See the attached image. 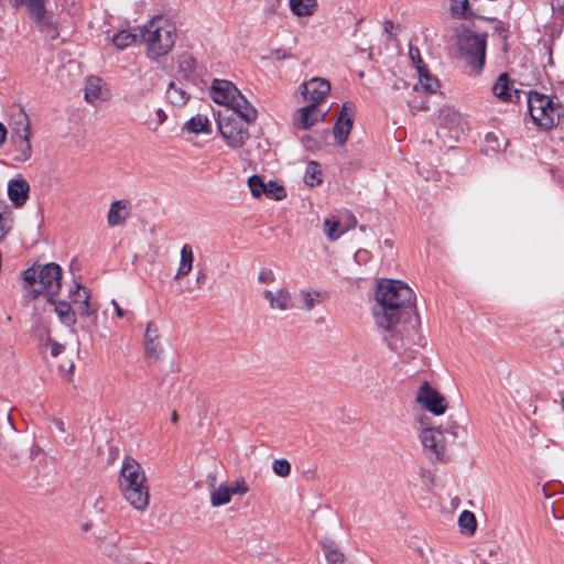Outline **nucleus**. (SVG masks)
Instances as JSON below:
<instances>
[{
  "mask_svg": "<svg viewBox=\"0 0 564 564\" xmlns=\"http://www.w3.org/2000/svg\"><path fill=\"white\" fill-rule=\"evenodd\" d=\"M420 441L429 459H444L449 445V440L444 435L443 430H440L438 427H425L420 433Z\"/></svg>",
  "mask_w": 564,
  "mask_h": 564,
  "instance_id": "nucleus-11",
  "label": "nucleus"
},
{
  "mask_svg": "<svg viewBox=\"0 0 564 564\" xmlns=\"http://www.w3.org/2000/svg\"><path fill=\"white\" fill-rule=\"evenodd\" d=\"M131 212V204L127 199H118L113 200L110 204L109 210L107 213V224L109 227H119L124 225L126 220L129 218Z\"/></svg>",
  "mask_w": 564,
  "mask_h": 564,
  "instance_id": "nucleus-19",
  "label": "nucleus"
},
{
  "mask_svg": "<svg viewBox=\"0 0 564 564\" xmlns=\"http://www.w3.org/2000/svg\"><path fill=\"white\" fill-rule=\"evenodd\" d=\"M409 107L412 112L425 110L427 108L426 101L424 99H421L420 101L415 100H409Z\"/></svg>",
  "mask_w": 564,
  "mask_h": 564,
  "instance_id": "nucleus-53",
  "label": "nucleus"
},
{
  "mask_svg": "<svg viewBox=\"0 0 564 564\" xmlns=\"http://www.w3.org/2000/svg\"><path fill=\"white\" fill-rule=\"evenodd\" d=\"M84 98L89 104L106 101L110 97L107 84L98 76H90L86 79Z\"/></svg>",
  "mask_w": 564,
  "mask_h": 564,
  "instance_id": "nucleus-18",
  "label": "nucleus"
},
{
  "mask_svg": "<svg viewBox=\"0 0 564 564\" xmlns=\"http://www.w3.org/2000/svg\"><path fill=\"white\" fill-rule=\"evenodd\" d=\"M458 527L464 535L471 536L477 529V520L471 511L464 510L458 517Z\"/></svg>",
  "mask_w": 564,
  "mask_h": 564,
  "instance_id": "nucleus-35",
  "label": "nucleus"
},
{
  "mask_svg": "<svg viewBox=\"0 0 564 564\" xmlns=\"http://www.w3.org/2000/svg\"><path fill=\"white\" fill-rule=\"evenodd\" d=\"M138 36L139 34L132 30L123 29L115 33L110 41L117 50L122 51L132 46L137 42Z\"/></svg>",
  "mask_w": 564,
  "mask_h": 564,
  "instance_id": "nucleus-31",
  "label": "nucleus"
},
{
  "mask_svg": "<svg viewBox=\"0 0 564 564\" xmlns=\"http://www.w3.org/2000/svg\"><path fill=\"white\" fill-rule=\"evenodd\" d=\"M416 72L419 82L413 87L415 91L435 93L438 89L437 78L432 76L424 65H417Z\"/></svg>",
  "mask_w": 564,
  "mask_h": 564,
  "instance_id": "nucleus-27",
  "label": "nucleus"
},
{
  "mask_svg": "<svg viewBox=\"0 0 564 564\" xmlns=\"http://www.w3.org/2000/svg\"><path fill=\"white\" fill-rule=\"evenodd\" d=\"M118 484L123 498L131 507L139 511L148 508L150 494L145 473L133 457L126 456L123 458Z\"/></svg>",
  "mask_w": 564,
  "mask_h": 564,
  "instance_id": "nucleus-4",
  "label": "nucleus"
},
{
  "mask_svg": "<svg viewBox=\"0 0 564 564\" xmlns=\"http://www.w3.org/2000/svg\"><path fill=\"white\" fill-rule=\"evenodd\" d=\"M247 121L236 113L219 112L217 116V129L227 147L237 150L242 148L249 139Z\"/></svg>",
  "mask_w": 564,
  "mask_h": 564,
  "instance_id": "nucleus-9",
  "label": "nucleus"
},
{
  "mask_svg": "<svg viewBox=\"0 0 564 564\" xmlns=\"http://www.w3.org/2000/svg\"><path fill=\"white\" fill-rule=\"evenodd\" d=\"M111 305L113 306V310L116 312V315L119 317V318H132L133 317V314L129 311H124L120 307L119 303L116 301V300H111Z\"/></svg>",
  "mask_w": 564,
  "mask_h": 564,
  "instance_id": "nucleus-50",
  "label": "nucleus"
},
{
  "mask_svg": "<svg viewBox=\"0 0 564 564\" xmlns=\"http://www.w3.org/2000/svg\"><path fill=\"white\" fill-rule=\"evenodd\" d=\"M327 297V293L319 290L313 289H301L299 291V299L301 301V305L299 306L304 311H312L317 305H319Z\"/></svg>",
  "mask_w": 564,
  "mask_h": 564,
  "instance_id": "nucleus-25",
  "label": "nucleus"
},
{
  "mask_svg": "<svg viewBox=\"0 0 564 564\" xmlns=\"http://www.w3.org/2000/svg\"><path fill=\"white\" fill-rule=\"evenodd\" d=\"M3 447V436L2 434L0 433V449H2Z\"/></svg>",
  "mask_w": 564,
  "mask_h": 564,
  "instance_id": "nucleus-59",
  "label": "nucleus"
},
{
  "mask_svg": "<svg viewBox=\"0 0 564 564\" xmlns=\"http://www.w3.org/2000/svg\"><path fill=\"white\" fill-rule=\"evenodd\" d=\"M166 100L175 107H184L189 98L191 93L183 83L171 82L165 90Z\"/></svg>",
  "mask_w": 564,
  "mask_h": 564,
  "instance_id": "nucleus-23",
  "label": "nucleus"
},
{
  "mask_svg": "<svg viewBox=\"0 0 564 564\" xmlns=\"http://www.w3.org/2000/svg\"><path fill=\"white\" fill-rule=\"evenodd\" d=\"M437 133L458 141L468 130L465 117L454 107L445 106L438 112Z\"/></svg>",
  "mask_w": 564,
  "mask_h": 564,
  "instance_id": "nucleus-10",
  "label": "nucleus"
},
{
  "mask_svg": "<svg viewBox=\"0 0 564 564\" xmlns=\"http://www.w3.org/2000/svg\"><path fill=\"white\" fill-rule=\"evenodd\" d=\"M167 118L169 116L166 111L163 108L158 107L153 110H149L142 123L148 131L156 133L161 126L166 122Z\"/></svg>",
  "mask_w": 564,
  "mask_h": 564,
  "instance_id": "nucleus-30",
  "label": "nucleus"
},
{
  "mask_svg": "<svg viewBox=\"0 0 564 564\" xmlns=\"http://www.w3.org/2000/svg\"><path fill=\"white\" fill-rule=\"evenodd\" d=\"M139 37L144 45L145 55L151 61L166 56L177 40L176 23L172 15L155 14L139 28Z\"/></svg>",
  "mask_w": 564,
  "mask_h": 564,
  "instance_id": "nucleus-2",
  "label": "nucleus"
},
{
  "mask_svg": "<svg viewBox=\"0 0 564 564\" xmlns=\"http://www.w3.org/2000/svg\"><path fill=\"white\" fill-rule=\"evenodd\" d=\"M8 422L10 423L11 427L14 430V425L12 424L10 416H8Z\"/></svg>",
  "mask_w": 564,
  "mask_h": 564,
  "instance_id": "nucleus-61",
  "label": "nucleus"
},
{
  "mask_svg": "<svg viewBox=\"0 0 564 564\" xmlns=\"http://www.w3.org/2000/svg\"><path fill=\"white\" fill-rule=\"evenodd\" d=\"M323 231L329 241H336L345 232L339 220L335 216H329L324 219Z\"/></svg>",
  "mask_w": 564,
  "mask_h": 564,
  "instance_id": "nucleus-32",
  "label": "nucleus"
},
{
  "mask_svg": "<svg viewBox=\"0 0 564 564\" xmlns=\"http://www.w3.org/2000/svg\"><path fill=\"white\" fill-rule=\"evenodd\" d=\"M210 98L247 121H256L257 110L229 80L214 79L209 88Z\"/></svg>",
  "mask_w": 564,
  "mask_h": 564,
  "instance_id": "nucleus-5",
  "label": "nucleus"
},
{
  "mask_svg": "<svg viewBox=\"0 0 564 564\" xmlns=\"http://www.w3.org/2000/svg\"><path fill=\"white\" fill-rule=\"evenodd\" d=\"M229 490L232 495H245L248 492L249 488L243 479H239L235 481L231 486H229Z\"/></svg>",
  "mask_w": 564,
  "mask_h": 564,
  "instance_id": "nucleus-47",
  "label": "nucleus"
},
{
  "mask_svg": "<svg viewBox=\"0 0 564 564\" xmlns=\"http://www.w3.org/2000/svg\"><path fill=\"white\" fill-rule=\"evenodd\" d=\"M323 550L328 564H343L344 554L336 547L333 542H324Z\"/></svg>",
  "mask_w": 564,
  "mask_h": 564,
  "instance_id": "nucleus-40",
  "label": "nucleus"
},
{
  "mask_svg": "<svg viewBox=\"0 0 564 564\" xmlns=\"http://www.w3.org/2000/svg\"><path fill=\"white\" fill-rule=\"evenodd\" d=\"M143 348L148 358L158 359L162 352L159 328L154 323H148L144 336Z\"/></svg>",
  "mask_w": 564,
  "mask_h": 564,
  "instance_id": "nucleus-20",
  "label": "nucleus"
},
{
  "mask_svg": "<svg viewBox=\"0 0 564 564\" xmlns=\"http://www.w3.org/2000/svg\"><path fill=\"white\" fill-rule=\"evenodd\" d=\"M8 137V129L4 127L3 123L0 122V145H2Z\"/></svg>",
  "mask_w": 564,
  "mask_h": 564,
  "instance_id": "nucleus-55",
  "label": "nucleus"
},
{
  "mask_svg": "<svg viewBox=\"0 0 564 564\" xmlns=\"http://www.w3.org/2000/svg\"><path fill=\"white\" fill-rule=\"evenodd\" d=\"M13 225V214L4 200L0 199V241L10 232Z\"/></svg>",
  "mask_w": 564,
  "mask_h": 564,
  "instance_id": "nucleus-33",
  "label": "nucleus"
},
{
  "mask_svg": "<svg viewBox=\"0 0 564 564\" xmlns=\"http://www.w3.org/2000/svg\"><path fill=\"white\" fill-rule=\"evenodd\" d=\"M10 147L15 162L24 163L33 155L31 119L24 109L15 113L10 123Z\"/></svg>",
  "mask_w": 564,
  "mask_h": 564,
  "instance_id": "nucleus-6",
  "label": "nucleus"
},
{
  "mask_svg": "<svg viewBox=\"0 0 564 564\" xmlns=\"http://www.w3.org/2000/svg\"><path fill=\"white\" fill-rule=\"evenodd\" d=\"M50 304L54 306V312L56 313L59 322L65 326H74L76 323V313L75 310L72 308V305L65 301L56 302L54 297L52 300H47Z\"/></svg>",
  "mask_w": 564,
  "mask_h": 564,
  "instance_id": "nucleus-28",
  "label": "nucleus"
},
{
  "mask_svg": "<svg viewBox=\"0 0 564 564\" xmlns=\"http://www.w3.org/2000/svg\"><path fill=\"white\" fill-rule=\"evenodd\" d=\"M492 91L496 97L505 101L511 100L512 94L514 93L509 86V79L507 74H501L496 80Z\"/></svg>",
  "mask_w": 564,
  "mask_h": 564,
  "instance_id": "nucleus-37",
  "label": "nucleus"
},
{
  "mask_svg": "<svg viewBox=\"0 0 564 564\" xmlns=\"http://www.w3.org/2000/svg\"><path fill=\"white\" fill-rule=\"evenodd\" d=\"M355 108L349 102H344L333 127V134L338 144L347 142L354 126Z\"/></svg>",
  "mask_w": 564,
  "mask_h": 564,
  "instance_id": "nucleus-16",
  "label": "nucleus"
},
{
  "mask_svg": "<svg viewBox=\"0 0 564 564\" xmlns=\"http://www.w3.org/2000/svg\"><path fill=\"white\" fill-rule=\"evenodd\" d=\"M480 564H489V563H487V562H481Z\"/></svg>",
  "mask_w": 564,
  "mask_h": 564,
  "instance_id": "nucleus-62",
  "label": "nucleus"
},
{
  "mask_svg": "<svg viewBox=\"0 0 564 564\" xmlns=\"http://www.w3.org/2000/svg\"><path fill=\"white\" fill-rule=\"evenodd\" d=\"M561 405L564 411V392L561 394Z\"/></svg>",
  "mask_w": 564,
  "mask_h": 564,
  "instance_id": "nucleus-58",
  "label": "nucleus"
},
{
  "mask_svg": "<svg viewBox=\"0 0 564 564\" xmlns=\"http://www.w3.org/2000/svg\"><path fill=\"white\" fill-rule=\"evenodd\" d=\"M451 12L456 18L466 19L471 14L468 0H451Z\"/></svg>",
  "mask_w": 564,
  "mask_h": 564,
  "instance_id": "nucleus-42",
  "label": "nucleus"
},
{
  "mask_svg": "<svg viewBox=\"0 0 564 564\" xmlns=\"http://www.w3.org/2000/svg\"><path fill=\"white\" fill-rule=\"evenodd\" d=\"M275 2H280V0H274Z\"/></svg>",
  "mask_w": 564,
  "mask_h": 564,
  "instance_id": "nucleus-63",
  "label": "nucleus"
},
{
  "mask_svg": "<svg viewBox=\"0 0 564 564\" xmlns=\"http://www.w3.org/2000/svg\"><path fill=\"white\" fill-rule=\"evenodd\" d=\"M327 112L328 109L323 110L322 107L307 104L295 111L293 116V124L297 129L306 130L323 120Z\"/></svg>",
  "mask_w": 564,
  "mask_h": 564,
  "instance_id": "nucleus-17",
  "label": "nucleus"
},
{
  "mask_svg": "<svg viewBox=\"0 0 564 564\" xmlns=\"http://www.w3.org/2000/svg\"><path fill=\"white\" fill-rule=\"evenodd\" d=\"M47 346L50 347V352L53 357H57L64 350V346L53 339L47 340Z\"/></svg>",
  "mask_w": 564,
  "mask_h": 564,
  "instance_id": "nucleus-51",
  "label": "nucleus"
},
{
  "mask_svg": "<svg viewBox=\"0 0 564 564\" xmlns=\"http://www.w3.org/2000/svg\"><path fill=\"white\" fill-rule=\"evenodd\" d=\"M194 252L189 243L183 245L180 251V262L174 275V280H181L189 274L193 269Z\"/></svg>",
  "mask_w": 564,
  "mask_h": 564,
  "instance_id": "nucleus-26",
  "label": "nucleus"
},
{
  "mask_svg": "<svg viewBox=\"0 0 564 564\" xmlns=\"http://www.w3.org/2000/svg\"><path fill=\"white\" fill-rule=\"evenodd\" d=\"M528 108L533 122L543 130L553 128L564 121V107L554 104L549 97L530 93L528 96Z\"/></svg>",
  "mask_w": 564,
  "mask_h": 564,
  "instance_id": "nucleus-8",
  "label": "nucleus"
},
{
  "mask_svg": "<svg viewBox=\"0 0 564 564\" xmlns=\"http://www.w3.org/2000/svg\"><path fill=\"white\" fill-rule=\"evenodd\" d=\"M272 470L279 477H288L291 473V464L286 459H274Z\"/></svg>",
  "mask_w": 564,
  "mask_h": 564,
  "instance_id": "nucleus-46",
  "label": "nucleus"
},
{
  "mask_svg": "<svg viewBox=\"0 0 564 564\" xmlns=\"http://www.w3.org/2000/svg\"><path fill=\"white\" fill-rule=\"evenodd\" d=\"M118 564H150L147 561H141L138 555L130 550H120L117 555Z\"/></svg>",
  "mask_w": 564,
  "mask_h": 564,
  "instance_id": "nucleus-44",
  "label": "nucleus"
},
{
  "mask_svg": "<svg viewBox=\"0 0 564 564\" xmlns=\"http://www.w3.org/2000/svg\"><path fill=\"white\" fill-rule=\"evenodd\" d=\"M301 93L307 104L322 107L330 91V83L323 77H313L301 85Z\"/></svg>",
  "mask_w": 564,
  "mask_h": 564,
  "instance_id": "nucleus-14",
  "label": "nucleus"
},
{
  "mask_svg": "<svg viewBox=\"0 0 564 564\" xmlns=\"http://www.w3.org/2000/svg\"><path fill=\"white\" fill-rule=\"evenodd\" d=\"M216 481H217V480H216V476H215V475L209 474V475L207 476V485H208V487H210V488H213V489L217 488V487H216Z\"/></svg>",
  "mask_w": 564,
  "mask_h": 564,
  "instance_id": "nucleus-56",
  "label": "nucleus"
},
{
  "mask_svg": "<svg viewBox=\"0 0 564 564\" xmlns=\"http://www.w3.org/2000/svg\"><path fill=\"white\" fill-rule=\"evenodd\" d=\"M415 400L423 409L434 415H442L447 409L445 398L427 382L421 384Z\"/></svg>",
  "mask_w": 564,
  "mask_h": 564,
  "instance_id": "nucleus-13",
  "label": "nucleus"
},
{
  "mask_svg": "<svg viewBox=\"0 0 564 564\" xmlns=\"http://www.w3.org/2000/svg\"><path fill=\"white\" fill-rule=\"evenodd\" d=\"M247 184L253 198L282 200L286 197L284 186L276 181H265L263 176L254 174L248 178Z\"/></svg>",
  "mask_w": 564,
  "mask_h": 564,
  "instance_id": "nucleus-12",
  "label": "nucleus"
},
{
  "mask_svg": "<svg viewBox=\"0 0 564 564\" xmlns=\"http://www.w3.org/2000/svg\"><path fill=\"white\" fill-rule=\"evenodd\" d=\"M59 370L63 373V376L65 378H67V380H72V377H73V373H74V370H75L74 361L69 360L66 366L61 365L59 366Z\"/></svg>",
  "mask_w": 564,
  "mask_h": 564,
  "instance_id": "nucleus-52",
  "label": "nucleus"
},
{
  "mask_svg": "<svg viewBox=\"0 0 564 564\" xmlns=\"http://www.w3.org/2000/svg\"><path fill=\"white\" fill-rule=\"evenodd\" d=\"M18 6L26 9L29 15L34 20L37 25L46 23V7L44 0H14Z\"/></svg>",
  "mask_w": 564,
  "mask_h": 564,
  "instance_id": "nucleus-24",
  "label": "nucleus"
},
{
  "mask_svg": "<svg viewBox=\"0 0 564 564\" xmlns=\"http://www.w3.org/2000/svg\"><path fill=\"white\" fill-rule=\"evenodd\" d=\"M48 420L54 425V427L61 434L64 435V437H63L64 443H66L67 445H72L75 441V437L72 434L67 433L64 421H62L61 419H57V417H48Z\"/></svg>",
  "mask_w": 564,
  "mask_h": 564,
  "instance_id": "nucleus-45",
  "label": "nucleus"
},
{
  "mask_svg": "<svg viewBox=\"0 0 564 564\" xmlns=\"http://www.w3.org/2000/svg\"><path fill=\"white\" fill-rule=\"evenodd\" d=\"M29 191V183L23 178H13L8 183V196L15 207H21L25 204Z\"/></svg>",
  "mask_w": 564,
  "mask_h": 564,
  "instance_id": "nucleus-21",
  "label": "nucleus"
},
{
  "mask_svg": "<svg viewBox=\"0 0 564 564\" xmlns=\"http://www.w3.org/2000/svg\"><path fill=\"white\" fill-rule=\"evenodd\" d=\"M409 54H410L411 59H412L413 64L415 65V67L417 65H423V62L420 57V53H419L417 48L410 47Z\"/></svg>",
  "mask_w": 564,
  "mask_h": 564,
  "instance_id": "nucleus-54",
  "label": "nucleus"
},
{
  "mask_svg": "<svg viewBox=\"0 0 564 564\" xmlns=\"http://www.w3.org/2000/svg\"><path fill=\"white\" fill-rule=\"evenodd\" d=\"M62 286V268L50 262L33 264L22 272V288L28 300L44 296L46 300L55 297Z\"/></svg>",
  "mask_w": 564,
  "mask_h": 564,
  "instance_id": "nucleus-3",
  "label": "nucleus"
},
{
  "mask_svg": "<svg viewBox=\"0 0 564 564\" xmlns=\"http://www.w3.org/2000/svg\"><path fill=\"white\" fill-rule=\"evenodd\" d=\"M262 295L271 311L288 312L296 307L294 296L286 286L267 289Z\"/></svg>",
  "mask_w": 564,
  "mask_h": 564,
  "instance_id": "nucleus-15",
  "label": "nucleus"
},
{
  "mask_svg": "<svg viewBox=\"0 0 564 564\" xmlns=\"http://www.w3.org/2000/svg\"><path fill=\"white\" fill-rule=\"evenodd\" d=\"M415 301L412 289L401 280L382 279L375 292L372 315L377 326L383 330L393 329L400 322L405 308Z\"/></svg>",
  "mask_w": 564,
  "mask_h": 564,
  "instance_id": "nucleus-1",
  "label": "nucleus"
},
{
  "mask_svg": "<svg viewBox=\"0 0 564 564\" xmlns=\"http://www.w3.org/2000/svg\"><path fill=\"white\" fill-rule=\"evenodd\" d=\"M354 259L358 264H366L370 259V252L366 249H359L356 251Z\"/></svg>",
  "mask_w": 564,
  "mask_h": 564,
  "instance_id": "nucleus-49",
  "label": "nucleus"
},
{
  "mask_svg": "<svg viewBox=\"0 0 564 564\" xmlns=\"http://www.w3.org/2000/svg\"><path fill=\"white\" fill-rule=\"evenodd\" d=\"M292 12L297 17H308L316 8V0H289Z\"/></svg>",
  "mask_w": 564,
  "mask_h": 564,
  "instance_id": "nucleus-36",
  "label": "nucleus"
},
{
  "mask_svg": "<svg viewBox=\"0 0 564 564\" xmlns=\"http://www.w3.org/2000/svg\"><path fill=\"white\" fill-rule=\"evenodd\" d=\"M196 68V59L189 55H182L178 58V73L187 78Z\"/></svg>",
  "mask_w": 564,
  "mask_h": 564,
  "instance_id": "nucleus-43",
  "label": "nucleus"
},
{
  "mask_svg": "<svg viewBox=\"0 0 564 564\" xmlns=\"http://www.w3.org/2000/svg\"><path fill=\"white\" fill-rule=\"evenodd\" d=\"M258 281L261 283H273L275 281V274L271 269H262L259 272Z\"/></svg>",
  "mask_w": 564,
  "mask_h": 564,
  "instance_id": "nucleus-48",
  "label": "nucleus"
},
{
  "mask_svg": "<svg viewBox=\"0 0 564 564\" xmlns=\"http://www.w3.org/2000/svg\"><path fill=\"white\" fill-rule=\"evenodd\" d=\"M304 183L311 187L322 183V171L316 162L311 161L306 164Z\"/></svg>",
  "mask_w": 564,
  "mask_h": 564,
  "instance_id": "nucleus-39",
  "label": "nucleus"
},
{
  "mask_svg": "<svg viewBox=\"0 0 564 564\" xmlns=\"http://www.w3.org/2000/svg\"><path fill=\"white\" fill-rule=\"evenodd\" d=\"M390 26H392V23H391V22H389V21H387V22H386V25H384V29H386V30H388V29H390Z\"/></svg>",
  "mask_w": 564,
  "mask_h": 564,
  "instance_id": "nucleus-60",
  "label": "nucleus"
},
{
  "mask_svg": "<svg viewBox=\"0 0 564 564\" xmlns=\"http://www.w3.org/2000/svg\"><path fill=\"white\" fill-rule=\"evenodd\" d=\"M438 429L444 431V435L448 437L449 444L463 437L466 433V429L460 426L453 417H448V420L444 424L440 425Z\"/></svg>",
  "mask_w": 564,
  "mask_h": 564,
  "instance_id": "nucleus-34",
  "label": "nucleus"
},
{
  "mask_svg": "<svg viewBox=\"0 0 564 564\" xmlns=\"http://www.w3.org/2000/svg\"><path fill=\"white\" fill-rule=\"evenodd\" d=\"M70 299L76 312L80 316L89 317L95 314V310L89 304L88 292L80 284H75V289L70 291Z\"/></svg>",
  "mask_w": 564,
  "mask_h": 564,
  "instance_id": "nucleus-22",
  "label": "nucleus"
},
{
  "mask_svg": "<svg viewBox=\"0 0 564 564\" xmlns=\"http://www.w3.org/2000/svg\"><path fill=\"white\" fill-rule=\"evenodd\" d=\"M231 500V492L229 486L221 484L210 492V505L213 507H220L229 503Z\"/></svg>",
  "mask_w": 564,
  "mask_h": 564,
  "instance_id": "nucleus-38",
  "label": "nucleus"
},
{
  "mask_svg": "<svg viewBox=\"0 0 564 564\" xmlns=\"http://www.w3.org/2000/svg\"><path fill=\"white\" fill-rule=\"evenodd\" d=\"M171 421H172V423H176L178 421V415H177L176 411H173V413L171 415Z\"/></svg>",
  "mask_w": 564,
  "mask_h": 564,
  "instance_id": "nucleus-57",
  "label": "nucleus"
},
{
  "mask_svg": "<svg viewBox=\"0 0 564 564\" xmlns=\"http://www.w3.org/2000/svg\"><path fill=\"white\" fill-rule=\"evenodd\" d=\"M183 129L187 132L194 134H210L212 133V123L207 116L198 113L189 118L185 123Z\"/></svg>",
  "mask_w": 564,
  "mask_h": 564,
  "instance_id": "nucleus-29",
  "label": "nucleus"
},
{
  "mask_svg": "<svg viewBox=\"0 0 564 564\" xmlns=\"http://www.w3.org/2000/svg\"><path fill=\"white\" fill-rule=\"evenodd\" d=\"M486 148L485 151L488 152H499L506 148V141L500 139L499 135L495 132H488L485 135Z\"/></svg>",
  "mask_w": 564,
  "mask_h": 564,
  "instance_id": "nucleus-41",
  "label": "nucleus"
},
{
  "mask_svg": "<svg viewBox=\"0 0 564 564\" xmlns=\"http://www.w3.org/2000/svg\"><path fill=\"white\" fill-rule=\"evenodd\" d=\"M455 45L468 65L479 73L485 64L486 35L477 34L463 25L454 31Z\"/></svg>",
  "mask_w": 564,
  "mask_h": 564,
  "instance_id": "nucleus-7",
  "label": "nucleus"
}]
</instances>
